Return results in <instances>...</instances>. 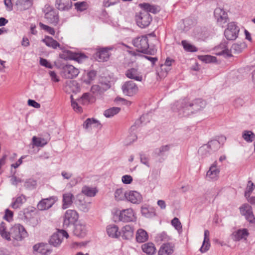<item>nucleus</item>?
Returning a JSON list of instances; mask_svg holds the SVG:
<instances>
[{
	"instance_id": "obj_8",
	"label": "nucleus",
	"mask_w": 255,
	"mask_h": 255,
	"mask_svg": "<svg viewBox=\"0 0 255 255\" xmlns=\"http://www.w3.org/2000/svg\"><path fill=\"white\" fill-rule=\"evenodd\" d=\"M137 24L141 28L148 26L152 20V18L147 11H141L136 16Z\"/></svg>"
},
{
	"instance_id": "obj_64",
	"label": "nucleus",
	"mask_w": 255,
	"mask_h": 255,
	"mask_svg": "<svg viewBox=\"0 0 255 255\" xmlns=\"http://www.w3.org/2000/svg\"><path fill=\"white\" fill-rule=\"evenodd\" d=\"M243 104L244 101L241 98H237L234 100L233 102L234 106L237 108L242 106Z\"/></svg>"
},
{
	"instance_id": "obj_28",
	"label": "nucleus",
	"mask_w": 255,
	"mask_h": 255,
	"mask_svg": "<svg viewBox=\"0 0 255 255\" xmlns=\"http://www.w3.org/2000/svg\"><path fill=\"white\" fill-rule=\"evenodd\" d=\"M87 232V230L85 225L82 224H77L75 226L73 231L74 235L79 237H84Z\"/></svg>"
},
{
	"instance_id": "obj_45",
	"label": "nucleus",
	"mask_w": 255,
	"mask_h": 255,
	"mask_svg": "<svg viewBox=\"0 0 255 255\" xmlns=\"http://www.w3.org/2000/svg\"><path fill=\"white\" fill-rule=\"evenodd\" d=\"M0 235L2 238L8 241L11 240V239H10L9 232L6 231V228L3 223L0 224Z\"/></svg>"
},
{
	"instance_id": "obj_60",
	"label": "nucleus",
	"mask_w": 255,
	"mask_h": 255,
	"mask_svg": "<svg viewBox=\"0 0 255 255\" xmlns=\"http://www.w3.org/2000/svg\"><path fill=\"white\" fill-rule=\"evenodd\" d=\"M13 216V213L11 211L9 210L8 209L5 210V215H4V218L5 219V220L9 222L11 220H12Z\"/></svg>"
},
{
	"instance_id": "obj_49",
	"label": "nucleus",
	"mask_w": 255,
	"mask_h": 255,
	"mask_svg": "<svg viewBox=\"0 0 255 255\" xmlns=\"http://www.w3.org/2000/svg\"><path fill=\"white\" fill-rule=\"evenodd\" d=\"M39 25L41 29L46 31L51 35H54L55 32L53 28L46 25L41 22L39 23Z\"/></svg>"
},
{
	"instance_id": "obj_35",
	"label": "nucleus",
	"mask_w": 255,
	"mask_h": 255,
	"mask_svg": "<svg viewBox=\"0 0 255 255\" xmlns=\"http://www.w3.org/2000/svg\"><path fill=\"white\" fill-rule=\"evenodd\" d=\"M170 148V145H163L159 148H156L154 150L153 154L155 156H163L165 154V152L169 150Z\"/></svg>"
},
{
	"instance_id": "obj_34",
	"label": "nucleus",
	"mask_w": 255,
	"mask_h": 255,
	"mask_svg": "<svg viewBox=\"0 0 255 255\" xmlns=\"http://www.w3.org/2000/svg\"><path fill=\"white\" fill-rule=\"evenodd\" d=\"M217 49L219 50V55H225L231 57V51H229L226 42L221 43L217 47Z\"/></svg>"
},
{
	"instance_id": "obj_15",
	"label": "nucleus",
	"mask_w": 255,
	"mask_h": 255,
	"mask_svg": "<svg viewBox=\"0 0 255 255\" xmlns=\"http://www.w3.org/2000/svg\"><path fill=\"white\" fill-rule=\"evenodd\" d=\"M175 246L171 243L162 245L158 252V255H171L174 251Z\"/></svg>"
},
{
	"instance_id": "obj_48",
	"label": "nucleus",
	"mask_w": 255,
	"mask_h": 255,
	"mask_svg": "<svg viewBox=\"0 0 255 255\" xmlns=\"http://www.w3.org/2000/svg\"><path fill=\"white\" fill-rule=\"evenodd\" d=\"M229 51H231V56L232 54H238L242 51V45L238 43H235L232 45Z\"/></svg>"
},
{
	"instance_id": "obj_46",
	"label": "nucleus",
	"mask_w": 255,
	"mask_h": 255,
	"mask_svg": "<svg viewBox=\"0 0 255 255\" xmlns=\"http://www.w3.org/2000/svg\"><path fill=\"white\" fill-rule=\"evenodd\" d=\"M91 100V95L88 93H84L82 96L78 100L80 104L83 105H88Z\"/></svg>"
},
{
	"instance_id": "obj_53",
	"label": "nucleus",
	"mask_w": 255,
	"mask_h": 255,
	"mask_svg": "<svg viewBox=\"0 0 255 255\" xmlns=\"http://www.w3.org/2000/svg\"><path fill=\"white\" fill-rule=\"evenodd\" d=\"M141 213L142 216H144L146 218L151 217L153 215V213L151 211H150L149 209L146 207H141Z\"/></svg>"
},
{
	"instance_id": "obj_29",
	"label": "nucleus",
	"mask_w": 255,
	"mask_h": 255,
	"mask_svg": "<svg viewBox=\"0 0 255 255\" xmlns=\"http://www.w3.org/2000/svg\"><path fill=\"white\" fill-rule=\"evenodd\" d=\"M46 46L56 49L57 47L60 46L59 43L52 37L49 36H46L44 39L42 40Z\"/></svg>"
},
{
	"instance_id": "obj_43",
	"label": "nucleus",
	"mask_w": 255,
	"mask_h": 255,
	"mask_svg": "<svg viewBox=\"0 0 255 255\" xmlns=\"http://www.w3.org/2000/svg\"><path fill=\"white\" fill-rule=\"evenodd\" d=\"M115 198L117 201H122L127 199L126 192H124L122 189H117L115 192Z\"/></svg>"
},
{
	"instance_id": "obj_42",
	"label": "nucleus",
	"mask_w": 255,
	"mask_h": 255,
	"mask_svg": "<svg viewBox=\"0 0 255 255\" xmlns=\"http://www.w3.org/2000/svg\"><path fill=\"white\" fill-rule=\"evenodd\" d=\"M182 45L186 51L188 52H196L198 48L194 45L188 43L186 40H182L181 41Z\"/></svg>"
},
{
	"instance_id": "obj_40",
	"label": "nucleus",
	"mask_w": 255,
	"mask_h": 255,
	"mask_svg": "<svg viewBox=\"0 0 255 255\" xmlns=\"http://www.w3.org/2000/svg\"><path fill=\"white\" fill-rule=\"evenodd\" d=\"M76 204L79 210L84 212H87L90 209V203H86L81 200H78L76 201Z\"/></svg>"
},
{
	"instance_id": "obj_14",
	"label": "nucleus",
	"mask_w": 255,
	"mask_h": 255,
	"mask_svg": "<svg viewBox=\"0 0 255 255\" xmlns=\"http://www.w3.org/2000/svg\"><path fill=\"white\" fill-rule=\"evenodd\" d=\"M112 49V47L100 48L95 54V58L99 62L107 61L109 59L110 55L109 50Z\"/></svg>"
},
{
	"instance_id": "obj_2",
	"label": "nucleus",
	"mask_w": 255,
	"mask_h": 255,
	"mask_svg": "<svg viewBox=\"0 0 255 255\" xmlns=\"http://www.w3.org/2000/svg\"><path fill=\"white\" fill-rule=\"evenodd\" d=\"M132 44L137 48L138 51L145 54H152L148 49V40L146 36H141L134 38L132 40Z\"/></svg>"
},
{
	"instance_id": "obj_44",
	"label": "nucleus",
	"mask_w": 255,
	"mask_h": 255,
	"mask_svg": "<svg viewBox=\"0 0 255 255\" xmlns=\"http://www.w3.org/2000/svg\"><path fill=\"white\" fill-rule=\"evenodd\" d=\"M24 186L27 189L32 190L37 186V181L33 179H28L24 183Z\"/></svg>"
},
{
	"instance_id": "obj_47",
	"label": "nucleus",
	"mask_w": 255,
	"mask_h": 255,
	"mask_svg": "<svg viewBox=\"0 0 255 255\" xmlns=\"http://www.w3.org/2000/svg\"><path fill=\"white\" fill-rule=\"evenodd\" d=\"M33 144L36 146H43L47 143V140L43 138H38L36 136L32 137Z\"/></svg>"
},
{
	"instance_id": "obj_5",
	"label": "nucleus",
	"mask_w": 255,
	"mask_h": 255,
	"mask_svg": "<svg viewBox=\"0 0 255 255\" xmlns=\"http://www.w3.org/2000/svg\"><path fill=\"white\" fill-rule=\"evenodd\" d=\"M79 219V214L74 210H68L63 217V227L65 228L74 225Z\"/></svg>"
},
{
	"instance_id": "obj_31",
	"label": "nucleus",
	"mask_w": 255,
	"mask_h": 255,
	"mask_svg": "<svg viewBox=\"0 0 255 255\" xmlns=\"http://www.w3.org/2000/svg\"><path fill=\"white\" fill-rule=\"evenodd\" d=\"M139 6L142 9V11H147L148 13L150 12L153 13H156L158 11L157 7L148 3H140Z\"/></svg>"
},
{
	"instance_id": "obj_17",
	"label": "nucleus",
	"mask_w": 255,
	"mask_h": 255,
	"mask_svg": "<svg viewBox=\"0 0 255 255\" xmlns=\"http://www.w3.org/2000/svg\"><path fill=\"white\" fill-rule=\"evenodd\" d=\"M240 212L242 215L245 216L246 219L249 222H252L253 219L255 218L252 211V208L249 204H244L241 207Z\"/></svg>"
},
{
	"instance_id": "obj_32",
	"label": "nucleus",
	"mask_w": 255,
	"mask_h": 255,
	"mask_svg": "<svg viewBox=\"0 0 255 255\" xmlns=\"http://www.w3.org/2000/svg\"><path fill=\"white\" fill-rule=\"evenodd\" d=\"M85 128L87 129L89 128L95 127L101 128V124L97 120L94 119H87L83 124Z\"/></svg>"
},
{
	"instance_id": "obj_3",
	"label": "nucleus",
	"mask_w": 255,
	"mask_h": 255,
	"mask_svg": "<svg viewBox=\"0 0 255 255\" xmlns=\"http://www.w3.org/2000/svg\"><path fill=\"white\" fill-rule=\"evenodd\" d=\"M10 239L21 241L27 237L28 234L23 226L15 224L12 226L9 232Z\"/></svg>"
},
{
	"instance_id": "obj_63",
	"label": "nucleus",
	"mask_w": 255,
	"mask_h": 255,
	"mask_svg": "<svg viewBox=\"0 0 255 255\" xmlns=\"http://www.w3.org/2000/svg\"><path fill=\"white\" fill-rule=\"evenodd\" d=\"M40 64L41 65L44 66L46 68H51L52 65L46 59L40 58Z\"/></svg>"
},
{
	"instance_id": "obj_51",
	"label": "nucleus",
	"mask_w": 255,
	"mask_h": 255,
	"mask_svg": "<svg viewBox=\"0 0 255 255\" xmlns=\"http://www.w3.org/2000/svg\"><path fill=\"white\" fill-rule=\"evenodd\" d=\"M172 226L178 231L179 233L182 232V225L179 220L175 217L171 221Z\"/></svg>"
},
{
	"instance_id": "obj_11",
	"label": "nucleus",
	"mask_w": 255,
	"mask_h": 255,
	"mask_svg": "<svg viewBox=\"0 0 255 255\" xmlns=\"http://www.w3.org/2000/svg\"><path fill=\"white\" fill-rule=\"evenodd\" d=\"M214 16L220 25L224 27V24L228 21L227 13L222 8H216L214 10Z\"/></svg>"
},
{
	"instance_id": "obj_6",
	"label": "nucleus",
	"mask_w": 255,
	"mask_h": 255,
	"mask_svg": "<svg viewBox=\"0 0 255 255\" xmlns=\"http://www.w3.org/2000/svg\"><path fill=\"white\" fill-rule=\"evenodd\" d=\"M240 29L235 22L229 23L227 28L225 30L224 35L229 40H234L238 36Z\"/></svg>"
},
{
	"instance_id": "obj_55",
	"label": "nucleus",
	"mask_w": 255,
	"mask_h": 255,
	"mask_svg": "<svg viewBox=\"0 0 255 255\" xmlns=\"http://www.w3.org/2000/svg\"><path fill=\"white\" fill-rule=\"evenodd\" d=\"M75 8L79 11H83L87 8V4L86 2H78L74 4Z\"/></svg>"
},
{
	"instance_id": "obj_54",
	"label": "nucleus",
	"mask_w": 255,
	"mask_h": 255,
	"mask_svg": "<svg viewBox=\"0 0 255 255\" xmlns=\"http://www.w3.org/2000/svg\"><path fill=\"white\" fill-rule=\"evenodd\" d=\"M87 58V56L81 53H75L73 54V59L77 62H81L83 60Z\"/></svg>"
},
{
	"instance_id": "obj_30",
	"label": "nucleus",
	"mask_w": 255,
	"mask_h": 255,
	"mask_svg": "<svg viewBox=\"0 0 255 255\" xmlns=\"http://www.w3.org/2000/svg\"><path fill=\"white\" fill-rule=\"evenodd\" d=\"M148 238L147 232L141 229H138L136 235V239L137 242L144 243L146 242Z\"/></svg>"
},
{
	"instance_id": "obj_38",
	"label": "nucleus",
	"mask_w": 255,
	"mask_h": 255,
	"mask_svg": "<svg viewBox=\"0 0 255 255\" xmlns=\"http://www.w3.org/2000/svg\"><path fill=\"white\" fill-rule=\"evenodd\" d=\"M242 137L248 142H252L255 138V134L251 130H244L242 133Z\"/></svg>"
},
{
	"instance_id": "obj_52",
	"label": "nucleus",
	"mask_w": 255,
	"mask_h": 255,
	"mask_svg": "<svg viewBox=\"0 0 255 255\" xmlns=\"http://www.w3.org/2000/svg\"><path fill=\"white\" fill-rule=\"evenodd\" d=\"M157 241L166 242L170 240V238L165 232H162L157 235L156 236Z\"/></svg>"
},
{
	"instance_id": "obj_41",
	"label": "nucleus",
	"mask_w": 255,
	"mask_h": 255,
	"mask_svg": "<svg viewBox=\"0 0 255 255\" xmlns=\"http://www.w3.org/2000/svg\"><path fill=\"white\" fill-rule=\"evenodd\" d=\"M96 74V72L95 70H91L88 72L84 77V82L86 84H90L95 79Z\"/></svg>"
},
{
	"instance_id": "obj_23",
	"label": "nucleus",
	"mask_w": 255,
	"mask_h": 255,
	"mask_svg": "<svg viewBox=\"0 0 255 255\" xmlns=\"http://www.w3.org/2000/svg\"><path fill=\"white\" fill-rule=\"evenodd\" d=\"M122 238L125 240H129L133 236V228L130 225L124 226L122 230Z\"/></svg>"
},
{
	"instance_id": "obj_16",
	"label": "nucleus",
	"mask_w": 255,
	"mask_h": 255,
	"mask_svg": "<svg viewBox=\"0 0 255 255\" xmlns=\"http://www.w3.org/2000/svg\"><path fill=\"white\" fill-rule=\"evenodd\" d=\"M127 200L133 204H139L142 201V196L139 193L135 191L126 192Z\"/></svg>"
},
{
	"instance_id": "obj_27",
	"label": "nucleus",
	"mask_w": 255,
	"mask_h": 255,
	"mask_svg": "<svg viewBox=\"0 0 255 255\" xmlns=\"http://www.w3.org/2000/svg\"><path fill=\"white\" fill-rule=\"evenodd\" d=\"M33 4V0H17L16 5L20 10L28 9Z\"/></svg>"
},
{
	"instance_id": "obj_7",
	"label": "nucleus",
	"mask_w": 255,
	"mask_h": 255,
	"mask_svg": "<svg viewBox=\"0 0 255 255\" xmlns=\"http://www.w3.org/2000/svg\"><path fill=\"white\" fill-rule=\"evenodd\" d=\"M118 215L119 221L123 222H134L136 220L135 213L131 208L121 210Z\"/></svg>"
},
{
	"instance_id": "obj_24",
	"label": "nucleus",
	"mask_w": 255,
	"mask_h": 255,
	"mask_svg": "<svg viewBox=\"0 0 255 255\" xmlns=\"http://www.w3.org/2000/svg\"><path fill=\"white\" fill-rule=\"evenodd\" d=\"M141 249L143 253L147 255H153L156 253L155 245L152 243H147L141 246Z\"/></svg>"
},
{
	"instance_id": "obj_37",
	"label": "nucleus",
	"mask_w": 255,
	"mask_h": 255,
	"mask_svg": "<svg viewBox=\"0 0 255 255\" xmlns=\"http://www.w3.org/2000/svg\"><path fill=\"white\" fill-rule=\"evenodd\" d=\"M82 193L87 196L94 197L97 193V190L96 188L85 186L82 188Z\"/></svg>"
},
{
	"instance_id": "obj_33",
	"label": "nucleus",
	"mask_w": 255,
	"mask_h": 255,
	"mask_svg": "<svg viewBox=\"0 0 255 255\" xmlns=\"http://www.w3.org/2000/svg\"><path fill=\"white\" fill-rule=\"evenodd\" d=\"M107 232L110 237L112 238L118 237L121 234L118 232V227L115 225H109L107 228Z\"/></svg>"
},
{
	"instance_id": "obj_1",
	"label": "nucleus",
	"mask_w": 255,
	"mask_h": 255,
	"mask_svg": "<svg viewBox=\"0 0 255 255\" xmlns=\"http://www.w3.org/2000/svg\"><path fill=\"white\" fill-rule=\"evenodd\" d=\"M206 106V102L202 99H196L192 102L183 99L176 102L172 108L173 111H178L180 114L186 116L201 111Z\"/></svg>"
},
{
	"instance_id": "obj_13",
	"label": "nucleus",
	"mask_w": 255,
	"mask_h": 255,
	"mask_svg": "<svg viewBox=\"0 0 255 255\" xmlns=\"http://www.w3.org/2000/svg\"><path fill=\"white\" fill-rule=\"evenodd\" d=\"M57 201L56 196H51L41 200L37 205V208L39 210H45L51 208Z\"/></svg>"
},
{
	"instance_id": "obj_57",
	"label": "nucleus",
	"mask_w": 255,
	"mask_h": 255,
	"mask_svg": "<svg viewBox=\"0 0 255 255\" xmlns=\"http://www.w3.org/2000/svg\"><path fill=\"white\" fill-rule=\"evenodd\" d=\"M79 104H80L78 102H76L73 101V99L71 100V105L73 107L74 110L77 112L81 113L82 112V109L81 107H80Z\"/></svg>"
},
{
	"instance_id": "obj_36",
	"label": "nucleus",
	"mask_w": 255,
	"mask_h": 255,
	"mask_svg": "<svg viewBox=\"0 0 255 255\" xmlns=\"http://www.w3.org/2000/svg\"><path fill=\"white\" fill-rule=\"evenodd\" d=\"M62 241V238H60V234H54L49 240V244L54 247H58Z\"/></svg>"
},
{
	"instance_id": "obj_26",
	"label": "nucleus",
	"mask_w": 255,
	"mask_h": 255,
	"mask_svg": "<svg viewBox=\"0 0 255 255\" xmlns=\"http://www.w3.org/2000/svg\"><path fill=\"white\" fill-rule=\"evenodd\" d=\"M26 201V197L22 194L15 198H13V202L11 204V207L14 209H17L19 208Z\"/></svg>"
},
{
	"instance_id": "obj_61",
	"label": "nucleus",
	"mask_w": 255,
	"mask_h": 255,
	"mask_svg": "<svg viewBox=\"0 0 255 255\" xmlns=\"http://www.w3.org/2000/svg\"><path fill=\"white\" fill-rule=\"evenodd\" d=\"M122 180L124 184H130L132 181V178L130 175H125L122 177Z\"/></svg>"
},
{
	"instance_id": "obj_12",
	"label": "nucleus",
	"mask_w": 255,
	"mask_h": 255,
	"mask_svg": "<svg viewBox=\"0 0 255 255\" xmlns=\"http://www.w3.org/2000/svg\"><path fill=\"white\" fill-rule=\"evenodd\" d=\"M220 169L217 168V161H215L211 165L206 173V178L210 181H216L219 177Z\"/></svg>"
},
{
	"instance_id": "obj_58",
	"label": "nucleus",
	"mask_w": 255,
	"mask_h": 255,
	"mask_svg": "<svg viewBox=\"0 0 255 255\" xmlns=\"http://www.w3.org/2000/svg\"><path fill=\"white\" fill-rule=\"evenodd\" d=\"M140 156V162L143 163V164L146 165L147 166L149 167V159L143 153H139Z\"/></svg>"
},
{
	"instance_id": "obj_9",
	"label": "nucleus",
	"mask_w": 255,
	"mask_h": 255,
	"mask_svg": "<svg viewBox=\"0 0 255 255\" xmlns=\"http://www.w3.org/2000/svg\"><path fill=\"white\" fill-rule=\"evenodd\" d=\"M79 73V71L73 65H66L62 68V76L66 79H73L76 77Z\"/></svg>"
},
{
	"instance_id": "obj_10",
	"label": "nucleus",
	"mask_w": 255,
	"mask_h": 255,
	"mask_svg": "<svg viewBox=\"0 0 255 255\" xmlns=\"http://www.w3.org/2000/svg\"><path fill=\"white\" fill-rule=\"evenodd\" d=\"M122 90L124 94L128 96H132L137 93L138 88L133 81H128L123 84Z\"/></svg>"
},
{
	"instance_id": "obj_21",
	"label": "nucleus",
	"mask_w": 255,
	"mask_h": 255,
	"mask_svg": "<svg viewBox=\"0 0 255 255\" xmlns=\"http://www.w3.org/2000/svg\"><path fill=\"white\" fill-rule=\"evenodd\" d=\"M56 7L60 10L69 9L72 5L71 0H56Z\"/></svg>"
},
{
	"instance_id": "obj_56",
	"label": "nucleus",
	"mask_w": 255,
	"mask_h": 255,
	"mask_svg": "<svg viewBox=\"0 0 255 255\" xmlns=\"http://www.w3.org/2000/svg\"><path fill=\"white\" fill-rule=\"evenodd\" d=\"M146 120H147V122L149 121V116L148 114H145L141 116L139 120H137L135 123V126L136 125H139V124L143 123ZM134 127L132 126L131 128H133Z\"/></svg>"
},
{
	"instance_id": "obj_4",
	"label": "nucleus",
	"mask_w": 255,
	"mask_h": 255,
	"mask_svg": "<svg viewBox=\"0 0 255 255\" xmlns=\"http://www.w3.org/2000/svg\"><path fill=\"white\" fill-rule=\"evenodd\" d=\"M220 147V143L218 140H212L206 145L201 146L198 150V153L201 155H206L207 154L218 150Z\"/></svg>"
},
{
	"instance_id": "obj_59",
	"label": "nucleus",
	"mask_w": 255,
	"mask_h": 255,
	"mask_svg": "<svg viewBox=\"0 0 255 255\" xmlns=\"http://www.w3.org/2000/svg\"><path fill=\"white\" fill-rule=\"evenodd\" d=\"M210 244L209 241H203L202 247H201L200 251L201 253H205L209 249Z\"/></svg>"
},
{
	"instance_id": "obj_25",
	"label": "nucleus",
	"mask_w": 255,
	"mask_h": 255,
	"mask_svg": "<svg viewBox=\"0 0 255 255\" xmlns=\"http://www.w3.org/2000/svg\"><path fill=\"white\" fill-rule=\"evenodd\" d=\"M45 18L51 23H57L58 21V16L57 12L51 9L45 14Z\"/></svg>"
},
{
	"instance_id": "obj_22",
	"label": "nucleus",
	"mask_w": 255,
	"mask_h": 255,
	"mask_svg": "<svg viewBox=\"0 0 255 255\" xmlns=\"http://www.w3.org/2000/svg\"><path fill=\"white\" fill-rule=\"evenodd\" d=\"M34 253H39L42 255H48L51 251L47 248V245L43 243H39L33 247Z\"/></svg>"
},
{
	"instance_id": "obj_39",
	"label": "nucleus",
	"mask_w": 255,
	"mask_h": 255,
	"mask_svg": "<svg viewBox=\"0 0 255 255\" xmlns=\"http://www.w3.org/2000/svg\"><path fill=\"white\" fill-rule=\"evenodd\" d=\"M120 110V108L113 107L105 110L104 115L107 118H111L118 114Z\"/></svg>"
},
{
	"instance_id": "obj_20",
	"label": "nucleus",
	"mask_w": 255,
	"mask_h": 255,
	"mask_svg": "<svg viewBox=\"0 0 255 255\" xmlns=\"http://www.w3.org/2000/svg\"><path fill=\"white\" fill-rule=\"evenodd\" d=\"M249 235L248 231L246 229L238 230L232 234V238L235 241L246 240Z\"/></svg>"
},
{
	"instance_id": "obj_50",
	"label": "nucleus",
	"mask_w": 255,
	"mask_h": 255,
	"mask_svg": "<svg viewBox=\"0 0 255 255\" xmlns=\"http://www.w3.org/2000/svg\"><path fill=\"white\" fill-rule=\"evenodd\" d=\"M199 59L205 62L211 63L214 62L216 60V57L211 55H201L199 56Z\"/></svg>"
},
{
	"instance_id": "obj_62",
	"label": "nucleus",
	"mask_w": 255,
	"mask_h": 255,
	"mask_svg": "<svg viewBox=\"0 0 255 255\" xmlns=\"http://www.w3.org/2000/svg\"><path fill=\"white\" fill-rule=\"evenodd\" d=\"M254 188H255V185H254V183L251 181H249L248 183L247 190L245 192L246 195L248 193L250 194V193H251L253 191V190H254Z\"/></svg>"
},
{
	"instance_id": "obj_19",
	"label": "nucleus",
	"mask_w": 255,
	"mask_h": 255,
	"mask_svg": "<svg viewBox=\"0 0 255 255\" xmlns=\"http://www.w3.org/2000/svg\"><path fill=\"white\" fill-rule=\"evenodd\" d=\"M74 198V196L72 193L69 192L64 193L62 195V209H66L71 206Z\"/></svg>"
},
{
	"instance_id": "obj_18",
	"label": "nucleus",
	"mask_w": 255,
	"mask_h": 255,
	"mask_svg": "<svg viewBox=\"0 0 255 255\" xmlns=\"http://www.w3.org/2000/svg\"><path fill=\"white\" fill-rule=\"evenodd\" d=\"M125 75L128 78L133 79L137 81L141 82L143 79L142 75L136 68H132L128 69L126 72Z\"/></svg>"
}]
</instances>
